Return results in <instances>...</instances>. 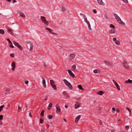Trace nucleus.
Returning <instances> with one entry per match:
<instances>
[{
	"mask_svg": "<svg viewBox=\"0 0 132 132\" xmlns=\"http://www.w3.org/2000/svg\"><path fill=\"white\" fill-rule=\"evenodd\" d=\"M113 15L119 24L123 26L125 25V23L121 20L120 18L117 14L114 13Z\"/></svg>",
	"mask_w": 132,
	"mask_h": 132,
	"instance_id": "obj_1",
	"label": "nucleus"
},
{
	"mask_svg": "<svg viewBox=\"0 0 132 132\" xmlns=\"http://www.w3.org/2000/svg\"><path fill=\"white\" fill-rule=\"evenodd\" d=\"M63 81L65 85L67 86L70 89H72L73 87L70 83L65 79L63 80Z\"/></svg>",
	"mask_w": 132,
	"mask_h": 132,
	"instance_id": "obj_2",
	"label": "nucleus"
},
{
	"mask_svg": "<svg viewBox=\"0 0 132 132\" xmlns=\"http://www.w3.org/2000/svg\"><path fill=\"white\" fill-rule=\"evenodd\" d=\"M40 19L41 21L43 22L47 26L48 24V22L46 20V18L44 16H41Z\"/></svg>",
	"mask_w": 132,
	"mask_h": 132,
	"instance_id": "obj_3",
	"label": "nucleus"
},
{
	"mask_svg": "<svg viewBox=\"0 0 132 132\" xmlns=\"http://www.w3.org/2000/svg\"><path fill=\"white\" fill-rule=\"evenodd\" d=\"M11 66L12 67L11 69L12 71H14L15 70L16 67L15 63L14 61H13L12 62L11 64Z\"/></svg>",
	"mask_w": 132,
	"mask_h": 132,
	"instance_id": "obj_4",
	"label": "nucleus"
},
{
	"mask_svg": "<svg viewBox=\"0 0 132 132\" xmlns=\"http://www.w3.org/2000/svg\"><path fill=\"white\" fill-rule=\"evenodd\" d=\"M75 56V54H71L69 56L68 59L70 60H71L74 58Z\"/></svg>",
	"mask_w": 132,
	"mask_h": 132,
	"instance_id": "obj_5",
	"label": "nucleus"
},
{
	"mask_svg": "<svg viewBox=\"0 0 132 132\" xmlns=\"http://www.w3.org/2000/svg\"><path fill=\"white\" fill-rule=\"evenodd\" d=\"M84 21L85 22H86L87 23V24L88 25V29L90 30H92V29L91 28V27L90 24L89 22L87 20V19H86Z\"/></svg>",
	"mask_w": 132,
	"mask_h": 132,
	"instance_id": "obj_6",
	"label": "nucleus"
},
{
	"mask_svg": "<svg viewBox=\"0 0 132 132\" xmlns=\"http://www.w3.org/2000/svg\"><path fill=\"white\" fill-rule=\"evenodd\" d=\"M13 43L16 46L18 47L20 50H22L23 48L18 43L14 42Z\"/></svg>",
	"mask_w": 132,
	"mask_h": 132,
	"instance_id": "obj_7",
	"label": "nucleus"
},
{
	"mask_svg": "<svg viewBox=\"0 0 132 132\" xmlns=\"http://www.w3.org/2000/svg\"><path fill=\"white\" fill-rule=\"evenodd\" d=\"M13 43L16 46L18 47L20 50H22L23 48L18 43L14 42Z\"/></svg>",
	"mask_w": 132,
	"mask_h": 132,
	"instance_id": "obj_8",
	"label": "nucleus"
},
{
	"mask_svg": "<svg viewBox=\"0 0 132 132\" xmlns=\"http://www.w3.org/2000/svg\"><path fill=\"white\" fill-rule=\"evenodd\" d=\"M56 113H59L61 111L60 108L59 106L56 104Z\"/></svg>",
	"mask_w": 132,
	"mask_h": 132,
	"instance_id": "obj_9",
	"label": "nucleus"
},
{
	"mask_svg": "<svg viewBox=\"0 0 132 132\" xmlns=\"http://www.w3.org/2000/svg\"><path fill=\"white\" fill-rule=\"evenodd\" d=\"M123 64L125 67L127 69H129V66L127 64V62L125 61H124L123 62Z\"/></svg>",
	"mask_w": 132,
	"mask_h": 132,
	"instance_id": "obj_10",
	"label": "nucleus"
},
{
	"mask_svg": "<svg viewBox=\"0 0 132 132\" xmlns=\"http://www.w3.org/2000/svg\"><path fill=\"white\" fill-rule=\"evenodd\" d=\"M81 104L79 102H76L75 105V108L77 109L80 106Z\"/></svg>",
	"mask_w": 132,
	"mask_h": 132,
	"instance_id": "obj_11",
	"label": "nucleus"
},
{
	"mask_svg": "<svg viewBox=\"0 0 132 132\" xmlns=\"http://www.w3.org/2000/svg\"><path fill=\"white\" fill-rule=\"evenodd\" d=\"M68 73L69 74V75L71 76L73 78H74L75 77V75L72 72V71L70 70H68Z\"/></svg>",
	"mask_w": 132,
	"mask_h": 132,
	"instance_id": "obj_12",
	"label": "nucleus"
},
{
	"mask_svg": "<svg viewBox=\"0 0 132 132\" xmlns=\"http://www.w3.org/2000/svg\"><path fill=\"white\" fill-rule=\"evenodd\" d=\"M42 79H43L42 84L44 87V88H46V82L45 80L44 79L43 77H42Z\"/></svg>",
	"mask_w": 132,
	"mask_h": 132,
	"instance_id": "obj_13",
	"label": "nucleus"
},
{
	"mask_svg": "<svg viewBox=\"0 0 132 132\" xmlns=\"http://www.w3.org/2000/svg\"><path fill=\"white\" fill-rule=\"evenodd\" d=\"M104 62L108 66H112V63L111 62L106 61H104Z\"/></svg>",
	"mask_w": 132,
	"mask_h": 132,
	"instance_id": "obj_14",
	"label": "nucleus"
},
{
	"mask_svg": "<svg viewBox=\"0 0 132 132\" xmlns=\"http://www.w3.org/2000/svg\"><path fill=\"white\" fill-rule=\"evenodd\" d=\"M115 28H112L110 29L109 31V33L110 34H114L116 33V31L115 30Z\"/></svg>",
	"mask_w": 132,
	"mask_h": 132,
	"instance_id": "obj_15",
	"label": "nucleus"
},
{
	"mask_svg": "<svg viewBox=\"0 0 132 132\" xmlns=\"http://www.w3.org/2000/svg\"><path fill=\"white\" fill-rule=\"evenodd\" d=\"M81 117V115H79L75 119V122L77 123L78 122V121L79 120L80 117Z\"/></svg>",
	"mask_w": 132,
	"mask_h": 132,
	"instance_id": "obj_16",
	"label": "nucleus"
},
{
	"mask_svg": "<svg viewBox=\"0 0 132 132\" xmlns=\"http://www.w3.org/2000/svg\"><path fill=\"white\" fill-rule=\"evenodd\" d=\"M76 65L74 64L71 67V69L73 71H75L76 72L78 71L77 70H76Z\"/></svg>",
	"mask_w": 132,
	"mask_h": 132,
	"instance_id": "obj_17",
	"label": "nucleus"
},
{
	"mask_svg": "<svg viewBox=\"0 0 132 132\" xmlns=\"http://www.w3.org/2000/svg\"><path fill=\"white\" fill-rule=\"evenodd\" d=\"M10 91V88H7L6 89L5 92V94H9Z\"/></svg>",
	"mask_w": 132,
	"mask_h": 132,
	"instance_id": "obj_18",
	"label": "nucleus"
},
{
	"mask_svg": "<svg viewBox=\"0 0 132 132\" xmlns=\"http://www.w3.org/2000/svg\"><path fill=\"white\" fill-rule=\"evenodd\" d=\"M45 29L47 30L50 33L52 34H54L53 30L52 29H50L49 28H46Z\"/></svg>",
	"mask_w": 132,
	"mask_h": 132,
	"instance_id": "obj_19",
	"label": "nucleus"
},
{
	"mask_svg": "<svg viewBox=\"0 0 132 132\" xmlns=\"http://www.w3.org/2000/svg\"><path fill=\"white\" fill-rule=\"evenodd\" d=\"M7 31L8 32L11 34V35L13 34V30L11 29L10 28H9L7 29Z\"/></svg>",
	"mask_w": 132,
	"mask_h": 132,
	"instance_id": "obj_20",
	"label": "nucleus"
},
{
	"mask_svg": "<svg viewBox=\"0 0 132 132\" xmlns=\"http://www.w3.org/2000/svg\"><path fill=\"white\" fill-rule=\"evenodd\" d=\"M30 48L29 49V51H31L33 50L34 47L32 43L30 44Z\"/></svg>",
	"mask_w": 132,
	"mask_h": 132,
	"instance_id": "obj_21",
	"label": "nucleus"
},
{
	"mask_svg": "<svg viewBox=\"0 0 132 132\" xmlns=\"http://www.w3.org/2000/svg\"><path fill=\"white\" fill-rule=\"evenodd\" d=\"M126 83H129L130 84H132V80L130 79H128V80L126 81L125 82Z\"/></svg>",
	"mask_w": 132,
	"mask_h": 132,
	"instance_id": "obj_22",
	"label": "nucleus"
},
{
	"mask_svg": "<svg viewBox=\"0 0 132 132\" xmlns=\"http://www.w3.org/2000/svg\"><path fill=\"white\" fill-rule=\"evenodd\" d=\"M98 3L101 5H102L103 3L102 0H97Z\"/></svg>",
	"mask_w": 132,
	"mask_h": 132,
	"instance_id": "obj_23",
	"label": "nucleus"
},
{
	"mask_svg": "<svg viewBox=\"0 0 132 132\" xmlns=\"http://www.w3.org/2000/svg\"><path fill=\"white\" fill-rule=\"evenodd\" d=\"M52 103H50L48 105V107L49 108H48L47 109L49 110H50V109H51L52 108Z\"/></svg>",
	"mask_w": 132,
	"mask_h": 132,
	"instance_id": "obj_24",
	"label": "nucleus"
},
{
	"mask_svg": "<svg viewBox=\"0 0 132 132\" xmlns=\"http://www.w3.org/2000/svg\"><path fill=\"white\" fill-rule=\"evenodd\" d=\"M50 85H51V86L52 85H54L55 83L54 81L52 80H50Z\"/></svg>",
	"mask_w": 132,
	"mask_h": 132,
	"instance_id": "obj_25",
	"label": "nucleus"
},
{
	"mask_svg": "<svg viewBox=\"0 0 132 132\" xmlns=\"http://www.w3.org/2000/svg\"><path fill=\"white\" fill-rule=\"evenodd\" d=\"M80 15L83 17L84 19V20L87 19L86 16L84 14L82 13H80Z\"/></svg>",
	"mask_w": 132,
	"mask_h": 132,
	"instance_id": "obj_26",
	"label": "nucleus"
},
{
	"mask_svg": "<svg viewBox=\"0 0 132 132\" xmlns=\"http://www.w3.org/2000/svg\"><path fill=\"white\" fill-rule=\"evenodd\" d=\"M78 87L79 88L82 90H84V89L82 88L81 86V85H78Z\"/></svg>",
	"mask_w": 132,
	"mask_h": 132,
	"instance_id": "obj_27",
	"label": "nucleus"
},
{
	"mask_svg": "<svg viewBox=\"0 0 132 132\" xmlns=\"http://www.w3.org/2000/svg\"><path fill=\"white\" fill-rule=\"evenodd\" d=\"M97 94L100 95H102L104 94L103 92L102 91H100L99 92L97 93Z\"/></svg>",
	"mask_w": 132,
	"mask_h": 132,
	"instance_id": "obj_28",
	"label": "nucleus"
},
{
	"mask_svg": "<svg viewBox=\"0 0 132 132\" xmlns=\"http://www.w3.org/2000/svg\"><path fill=\"white\" fill-rule=\"evenodd\" d=\"M52 88L55 90H56L57 89L56 86L54 85H51Z\"/></svg>",
	"mask_w": 132,
	"mask_h": 132,
	"instance_id": "obj_29",
	"label": "nucleus"
},
{
	"mask_svg": "<svg viewBox=\"0 0 132 132\" xmlns=\"http://www.w3.org/2000/svg\"><path fill=\"white\" fill-rule=\"evenodd\" d=\"M4 30L3 29H1L0 30V33L4 35Z\"/></svg>",
	"mask_w": 132,
	"mask_h": 132,
	"instance_id": "obj_30",
	"label": "nucleus"
},
{
	"mask_svg": "<svg viewBox=\"0 0 132 132\" xmlns=\"http://www.w3.org/2000/svg\"><path fill=\"white\" fill-rule=\"evenodd\" d=\"M114 42L115 43V44L117 45H119L120 44L119 41L118 40H116V41H115Z\"/></svg>",
	"mask_w": 132,
	"mask_h": 132,
	"instance_id": "obj_31",
	"label": "nucleus"
},
{
	"mask_svg": "<svg viewBox=\"0 0 132 132\" xmlns=\"http://www.w3.org/2000/svg\"><path fill=\"white\" fill-rule=\"evenodd\" d=\"M20 15L23 18H24L25 17V15L22 13H21L20 14Z\"/></svg>",
	"mask_w": 132,
	"mask_h": 132,
	"instance_id": "obj_32",
	"label": "nucleus"
},
{
	"mask_svg": "<svg viewBox=\"0 0 132 132\" xmlns=\"http://www.w3.org/2000/svg\"><path fill=\"white\" fill-rule=\"evenodd\" d=\"M112 81H113V82L115 84V85L116 87L118 86L119 85L114 80H113Z\"/></svg>",
	"mask_w": 132,
	"mask_h": 132,
	"instance_id": "obj_33",
	"label": "nucleus"
},
{
	"mask_svg": "<svg viewBox=\"0 0 132 132\" xmlns=\"http://www.w3.org/2000/svg\"><path fill=\"white\" fill-rule=\"evenodd\" d=\"M44 111L43 110L42 111L41 113H40V115L42 117H43L44 116Z\"/></svg>",
	"mask_w": 132,
	"mask_h": 132,
	"instance_id": "obj_34",
	"label": "nucleus"
},
{
	"mask_svg": "<svg viewBox=\"0 0 132 132\" xmlns=\"http://www.w3.org/2000/svg\"><path fill=\"white\" fill-rule=\"evenodd\" d=\"M61 10L62 11L64 12L65 11V8L63 6H62L61 7Z\"/></svg>",
	"mask_w": 132,
	"mask_h": 132,
	"instance_id": "obj_35",
	"label": "nucleus"
},
{
	"mask_svg": "<svg viewBox=\"0 0 132 132\" xmlns=\"http://www.w3.org/2000/svg\"><path fill=\"white\" fill-rule=\"evenodd\" d=\"M110 27L111 28H115L114 26L112 24H110Z\"/></svg>",
	"mask_w": 132,
	"mask_h": 132,
	"instance_id": "obj_36",
	"label": "nucleus"
},
{
	"mask_svg": "<svg viewBox=\"0 0 132 132\" xmlns=\"http://www.w3.org/2000/svg\"><path fill=\"white\" fill-rule=\"evenodd\" d=\"M112 112L113 113L115 112L116 110L114 108H112Z\"/></svg>",
	"mask_w": 132,
	"mask_h": 132,
	"instance_id": "obj_37",
	"label": "nucleus"
},
{
	"mask_svg": "<svg viewBox=\"0 0 132 132\" xmlns=\"http://www.w3.org/2000/svg\"><path fill=\"white\" fill-rule=\"evenodd\" d=\"M10 56L12 57H14V54L13 53H11L10 54Z\"/></svg>",
	"mask_w": 132,
	"mask_h": 132,
	"instance_id": "obj_38",
	"label": "nucleus"
},
{
	"mask_svg": "<svg viewBox=\"0 0 132 132\" xmlns=\"http://www.w3.org/2000/svg\"><path fill=\"white\" fill-rule=\"evenodd\" d=\"M3 118V116L2 115H0V120H2Z\"/></svg>",
	"mask_w": 132,
	"mask_h": 132,
	"instance_id": "obj_39",
	"label": "nucleus"
},
{
	"mask_svg": "<svg viewBox=\"0 0 132 132\" xmlns=\"http://www.w3.org/2000/svg\"><path fill=\"white\" fill-rule=\"evenodd\" d=\"M48 118L50 119H51L52 118V116L51 115H49L48 117Z\"/></svg>",
	"mask_w": 132,
	"mask_h": 132,
	"instance_id": "obj_40",
	"label": "nucleus"
},
{
	"mask_svg": "<svg viewBox=\"0 0 132 132\" xmlns=\"http://www.w3.org/2000/svg\"><path fill=\"white\" fill-rule=\"evenodd\" d=\"M6 40L8 41V42L10 44H12V43L11 42V41H10V39L9 38H7Z\"/></svg>",
	"mask_w": 132,
	"mask_h": 132,
	"instance_id": "obj_41",
	"label": "nucleus"
},
{
	"mask_svg": "<svg viewBox=\"0 0 132 132\" xmlns=\"http://www.w3.org/2000/svg\"><path fill=\"white\" fill-rule=\"evenodd\" d=\"M45 132V130L44 128H43L41 130V132Z\"/></svg>",
	"mask_w": 132,
	"mask_h": 132,
	"instance_id": "obj_42",
	"label": "nucleus"
},
{
	"mask_svg": "<svg viewBox=\"0 0 132 132\" xmlns=\"http://www.w3.org/2000/svg\"><path fill=\"white\" fill-rule=\"evenodd\" d=\"M129 128V126H126L125 127V129L126 130H127Z\"/></svg>",
	"mask_w": 132,
	"mask_h": 132,
	"instance_id": "obj_43",
	"label": "nucleus"
},
{
	"mask_svg": "<svg viewBox=\"0 0 132 132\" xmlns=\"http://www.w3.org/2000/svg\"><path fill=\"white\" fill-rule=\"evenodd\" d=\"M98 120H99V123L100 125H103V124L101 120H100L99 119H98Z\"/></svg>",
	"mask_w": 132,
	"mask_h": 132,
	"instance_id": "obj_44",
	"label": "nucleus"
},
{
	"mask_svg": "<svg viewBox=\"0 0 132 132\" xmlns=\"http://www.w3.org/2000/svg\"><path fill=\"white\" fill-rule=\"evenodd\" d=\"M28 80H26L25 81V84L26 85H28Z\"/></svg>",
	"mask_w": 132,
	"mask_h": 132,
	"instance_id": "obj_45",
	"label": "nucleus"
},
{
	"mask_svg": "<svg viewBox=\"0 0 132 132\" xmlns=\"http://www.w3.org/2000/svg\"><path fill=\"white\" fill-rule=\"evenodd\" d=\"M126 109L128 111H129V113H130V114H131V111L130 110H129L128 108L127 107L126 108Z\"/></svg>",
	"mask_w": 132,
	"mask_h": 132,
	"instance_id": "obj_46",
	"label": "nucleus"
},
{
	"mask_svg": "<svg viewBox=\"0 0 132 132\" xmlns=\"http://www.w3.org/2000/svg\"><path fill=\"white\" fill-rule=\"evenodd\" d=\"M40 122L41 123H43V120L42 119H40Z\"/></svg>",
	"mask_w": 132,
	"mask_h": 132,
	"instance_id": "obj_47",
	"label": "nucleus"
},
{
	"mask_svg": "<svg viewBox=\"0 0 132 132\" xmlns=\"http://www.w3.org/2000/svg\"><path fill=\"white\" fill-rule=\"evenodd\" d=\"M97 70L95 69L94 70L93 72L95 73H97Z\"/></svg>",
	"mask_w": 132,
	"mask_h": 132,
	"instance_id": "obj_48",
	"label": "nucleus"
},
{
	"mask_svg": "<svg viewBox=\"0 0 132 132\" xmlns=\"http://www.w3.org/2000/svg\"><path fill=\"white\" fill-rule=\"evenodd\" d=\"M10 47H11L12 48H14V46L12 44H10Z\"/></svg>",
	"mask_w": 132,
	"mask_h": 132,
	"instance_id": "obj_49",
	"label": "nucleus"
},
{
	"mask_svg": "<svg viewBox=\"0 0 132 132\" xmlns=\"http://www.w3.org/2000/svg\"><path fill=\"white\" fill-rule=\"evenodd\" d=\"M63 94H64V95H66L67 93V92H65V91H64L63 93Z\"/></svg>",
	"mask_w": 132,
	"mask_h": 132,
	"instance_id": "obj_50",
	"label": "nucleus"
},
{
	"mask_svg": "<svg viewBox=\"0 0 132 132\" xmlns=\"http://www.w3.org/2000/svg\"><path fill=\"white\" fill-rule=\"evenodd\" d=\"M125 3H128V1L127 0H122Z\"/></svg>",
	"mask_w": 132,
	"mask_h": 132,
	"instance_id": "obj_51",
	"label": "nucleus"
},
{
	"mask_svg": "<svg viewBox=\"0 0 132 132\" xmlns=\"http://www.w3.org/2000/svg\"><path fill=\"white\" fill-rule=\"evenodd\" d=\"M18 111L19 112H20V110H21V107H20L19 106H18Z\"/></svg>",
	"mask_w": 132,
	"mask_h": 132,
	"instance_id": "obj_52",
	"label": "nucleus"
},
{
	"mask_svg": "<svg viewBox=\"0 0 132 132\" xmlns=\"http://www.w3.org/2000/svg\"><path fill=\"white\" fill-rule=\"evenodd\" d=\"M93 12L94 13H97L96 11V10H93Z\"/></svg>",
	"mask_w": 132,
	"mask_h": 132,
	"instance_id": "obj_53",
	"label": "nucleus"
},
{
	"mask_svg": "<svg viewBox=\"0 0 132 132\" xmlns=\"http://www.w3.org/2000/svg\"><path fill=\"white\" fill-rule=\"evenodd\" d=\"M117 87V89L118 90H120V87H119V85H118V86H116Z\"/></svg>",
	"mask_w": 132,
	"mask_h": 132,
	"instance_id": "obj_54",
	"label": "nucleus"
},
{
	"mask_svg": "<svg viewBox=\"0 0 132 132\" xmlns=\"http://www.w3.org/2000/svg\"><path fill=\"white\" fill-rule=\"evenodd\" d=\"M117 40V39L116 38H113V40L114 42L116 41V40Z\"/></svg>",
	"mask_w": 132,
	"mask_h": 132,
	"instance_id": "obj_55",
	"label": "nucleus"
},
{
	"mask_svg": "<svg viewBox=\"0 0 132 132\" xmlns=\"http://www.w3.org/2000/svg\"><path fill=\"white\" fill-rule=\"evenodd\" d=\"M65 96L67 98H70V96L68 95H67V94L65 95Z\"/></svg>",
	"mask_w": 132,
	"mask_h": 132,
	"instance_id": "obj_56",
	"label": "nucleus"
},
{
	"mask_svg": "<svg viewBox=\"0 0 132 132\" xmlns=\"http://www.w3.org/2000/svg\"><path fill=\"white\" fill-rule=\"evenodd\" d=\"M116 111L118 113L120 112V110L119 109H117Z\"/></svg>",
	"mask_w": 132,
	"mask_h": 132,
	"instance_id": "obj_57",
	"label": "nucleus"
},
{
	"mask_svg": "<svg viewBox=\"0 0 132 132\" xmlns=\"http://www.w3.org/2000/svg\"><path fill=\"white\" fill-rule=\"evenodd\" d=\"M2 120H0V125H2L3 124V123L1 121Z\"/></svg>",
	"mask_w": 132,
	"mask_h": 132,
	"instance_id": "obj_58",
	"label": "nucleus"
},
{
	"mask_svg": "<svg viewBox=\"0 0 132 132\" xmlns=\"http://www.w3.org/2000/svg\"><path fill=\"white\" fill-rule=\"evenodd\" d=\"M29 116L30 117H31L32 116V115L31 114V113H29Z\"/></svg>",
	"mask_w": 132,
	"mask_h": 132,
	"instance_id": "obj_59",
	"label": "nucleus"
},
{
	"mask_svg": "<svg viewBox=\"0 0 132 132\" xmlns=\"http://www.w3.org/2000/svg\"><path fill=\"white\" fill-rule=\"evenodd\" d=\"M13 3H16V1L15 0H13Z\"/></svg>",
	"mask_w": 132,
	"mask_h": 132,
	"instance_id": "obj_60",
	"label": "nucleus"
},
{
	"mask_svg": "<svg viewBox=\"0 0 132 132\" xmlns=\"http://www.w3.org/2000/svg\"><path fill=\"white\" fill-rule=\"evenodd\" d=\"M47 97L46 96V97H45V101H46L47 100Z\"/></svg>",
	"mask_w": 132,
	"mask_h": 132,
	"instance_id": "obj_61",
	"label": "nucleus"
},
{
	"mask_svg": "<svg viewBox=\"0 0 132 132\" xmlns=\"http://www.w3.org/2000/svg\"><path fill=\"white\" fill-rule=\"evenodd\" d=\"M3 108H2L0 106V110H1V111L3 109Z\"/></svg>",
	"mask_w": 132,
	"mask_h": 132,
	"instance_id": "obj_62",
	"label": "nucleus"
},
{
	"mask_svg": "<svg viewBox=\"0 0 132 132\" xmlns=\"http://www.w3.org/2000/svg\"><path fill=\"white\" fill-rule=\"evenodd\" d=\"M47 127L48 128L49 127H50L49 125H48V124H47Z\"/></svg>",
	"mask_w": 132,
	"mask_h": 132,
	"instance_id": "obj_63",
	"label": "nucleus"
},
{
	"mask_svg": "<svg viewBox=\"0 0 132 132\" xmlns=\"http://www.w3.org/2000/svg\"><path fill=\"white\" fill-rule=\"evenodd\" d=\"M63 120L65 122L67 121V120L65 119H63Z\"/></svg>",
	"mask_w": 132,
	"mask_h": 132,
	"instance_id": "obj_64",
	"label": "nucleus"
}]
</instances>
